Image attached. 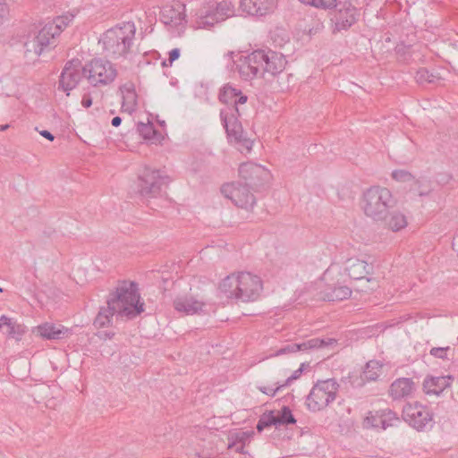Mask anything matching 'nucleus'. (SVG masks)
I'll list each match as a JSON object with an SVG mask.
<instances>
[{
    "label": "nucleus",
    "instance_id": "37",
    "mask_svg": "<svg viewBox=\"0 0 458 458\" xmlns=\"http://www.w3.org/2000/svg\"><path fill=\"white\" fill-rule=\"evenodd\" d=\"M74 15L68 13L64 15L56 17L52 22H48L47 25L52 28L55 27L58 30V36L61 32L72 21Z\"/></svg>",
    "mask_w": 458,
    "mask_h": 458
},
{
    "label": "nucleus",
    "instance_id": "6",
    "mask_svg": "<svg viewBox=\"0 0 458 458\" xmlns=\"http://www.w3.org/2000/svg\"><path fill=\"white\" fill-rule=\"evenodd\" d=\"M339 387L335 378L317 382L306 398L308 410L313 412L324 410L335 400Z\"/></svg>",
    "mask_w": 458,
    "mask_h": 458
},
{
    "label": "nucleus",
    "instance_id": "28",
    "mask_svg": "<svg viewBox=\"0 0 458 458\" xmlns=\"http://www.w3.org/2000/svg\"><path fill=\"white\" fill-rule=\"evenodd\" d=\"M382 222L393 232H398L403 229L408 224L405 215L398 210L388 211V214L386 215V219H383Z\"/></svg>",
    "mask_w": 458,
    "mask_h": 458
},
{
    "label": "nucleus",
    "instance_id": "50",
    "mask_svg": "<svg viewBox=\"0 0 458 458\" xmlns=\"http://www.w3.org/2000/svg\"><path fill=\"white\" fill-rule=\"evenodd\" d=\"M114 332H106V331L100 332L98 334V336L103 340L112 339L114 337Z\"/></svg>",
    "mask_w": 458,
    "mask_h": 458
},
{
    "label": "nucleus",
    "instance_id": "17",
    "mask_svg": "<svg viewBox=\"0 0 458 458\" xmlns=\"http://www.w3.org/2000/svg\"><path fill=\"white\" fill-rule=\"evenodd\" d=\"M345 271L348 276L352 280L366 279L368 283H373L374 286L370 287L369 290H373L377 287L375 279L367 276L373 272V266L371 264L357 258H351L346 261Z\"/></svg>",
    "mask_w": 458,
    "mask_h": 458
},
{
    "label": "nucleus",
    "instance_id": "34",
    "mask_svg": "<svg viewBox=\"0 0 458 458\" xmlns=\"http://www.w3.org/2000/svg\"><path fill=\"white\" fill-rule=\"evenodd\" d=\"M296 419L294 418L292 410L288 406H283L282 409L278 411V414L276 415V428L281 426L293 425L296 423Z\"/></svg>",
    "mask_w": 458,
    "mask_h": 458
},
{
    "label": "nucleus",
    "instance_id": "12",
    "mask_svg": "<svg viewBox=\"0 0 458 458\" xmlns=\"http://www.w3.org/2000/svg\"><path fill=\"white\" fill-rule=\"evenodd\" d=\"M239 176L243 181L242 182L251 187L253 191L269 180L270 173L260 165L248 162L240 165Z\"/></svg>",
    "mask_w": 458,
    "mask_h": 458
},
{
    "label": "nucleus",
    "instance_id": "40",
    "mask_svg": "<svg viewBox=\"0 0 458 458\" xmlns=\"http://www.w3.org/2000/svg\"><path fill=\"white\" fill-rule=\"evenodd\" d=\"M429 354L435 358L441 360H453L454 358V350L449 347H433L429 351Z\"/></svg>",
    "mask_w": 458,
    "mask_h": 458
},
{
    "label": "nucleus",
    "instance_id": "15",
    "mask_svg": "<svg viewBox=\"0 0 458 458\" xmlns=\"http://www.w3.org/2000/svg\"><path fill=\"white\" fill-rule=\"evenodd\" d=\"M332 6L331 8H333ZM336 13L334 17L335 21V30H347L350 29L358 20L360 15L359 11L351 3H336Z\"/></svg>",
    "mask_w": 458,
    "mask_h": 458
},
{
    "label": "nucleus",
    "instance_id": "33",
    "mask_svg": "<svg viewBox=\"0 0 458 458\" xmlns=\"http://www.w3.org/2000/svg\"><path fill=\"white\" fill-rule=\"evenodd\" d=\"M382 373V364L375 360L367 362L362 372V379L366 381H375Z\"/></svg>",
    "mask_w": 458,
    "mask_h": 458
},
{
    "label": "nucleus",
    "instance_id": "30",
    "mask_svg": "<svg viewBox=\"0 0 458 458\" xmlns=\"http://www.w3.org/2000/svg\"><path fill=\"white\" fill-rule=\"evenodd\" d=\"M219 290L227 298L238 300V274L227 276L219 284Z\"/></svg>",
    "mask_w": 458,
    "mask_h": 458
},
{
    "label": "nucleus",
    "instance_id": "3",
    "mask_svg": "<svg viewBox=\"0 0 458 458\" xmlns=\"http://www.w3.org/2000/svg\"><path fill=\"white\" fill-rule=\"evenodd\" d=\"M394 203V199L387 188L372 186L363 192L361 208L368 217L378 222L386 219V215Z\"/></svg>",
    "mask_w": 458,
    "mask_h": 458
},
{
    "label": "nucleus",
    "instance_id": "51",
    "mask_svg": "<svg viewBox=\"0 0 458 458\" xmlns=\"http://www.w3.org/2000/svg\"><path fill=\"white\" fill-rule=\"evenodd\" d=\"M39 134L50 141H53L55 140V136L47 130L40 131Z\"/></svg>",
    "mask_w": 458,
    "mask_h": 458
},
{
    "label": "nucleus",
    "instance_id": "56",
    "mask_svg": "<svg viewBox=\"0 0 458 458\" xmlns=\"http://www.w3.org/2000/svg\"><path fill=\"white\" fill-rule=\"evenodd\" d=\"M457 240H458V236H457V237H455V238L454 239L453 248H454V246H455V241H457Z\"/></svg>",
    "mask_w": 458,
    "mask_h": 458
},
{
    "label": "nucleus",
    "instance_id": "8",
    "mask_svg": "<svg viewBox=\"0 0 458 458\" xmlns=\"http://www.w3.org/2000/svg\"><path fill=\"white\" fill-rule=\"evenodd\" d=\"M403 419L418 431L425 430L433 426V413L428 407L419 402L408 403L403 406Z\"/></svg>",
    "mask_w": 458,
    "mask_h": 458
},
{
    "label": "nucleus",
    "instance_id": "54",
    "mask_svg": "<svg viewBox=\"0 0 458 458\" xmlns=\"http://www.w3.org/2000/svg\"><path fill=\"white\" fill-rule=\"evenodd\" d=\"M234 55V52H232V51H229L227 52L225 55V57H227V58H232L233 55Z\"/></svg>",
    "mask_w": 458,
    "mask_h": 458
},
{
    "label": "nucleus",
    "instance_id": "39",
    "mask_svg": "<svg viewBox=\"0 0 458 458\" xmlns=\"http://www.w3.org/2000/svg\"><path fill=\"white\" fill-rule=\"evenodd\" d=\"M329 343H327L324 339L312 338V339L304 341L301 344H297V346L300 347V348H298V352H307V351L312 350V349H318V348L327 345Z\"/></svg>",
    "mask_w": 458,
    "mask_h": 458
},
{
    "label": "nucleus",
    "instance_id": "49",
    "mask_svg": "<svg viewBox=\"0 0 458 458\" xmlns=\"http://www.w3.org/2000/svg\"><path fill=\"white\" fill-rule=\"evenodd\" d=\"M7 12V6L4 3V0H0V23H2V20Z\"/></svg>",
    "mask_w": 458,
    "mask_h": 458
},
{
    "label": "nucleus",
    "instance_id": "31",
    "mask_svg": "<svg viewBox=\"0 0 458 458\" xmlns=\"http://www.w3.org/2000/svg\"><path fill=\"white\" fill-rule=\"evenodd\" d=\"M415 80L419 84L424 85L426 83H438L442 78L439 73L436 72L434 70L430 71L428 68L422 67L417 70Z\"/></svg>",
    "mask_w": 458,
    "mask_h": 458
},
{
    "label": "nucleus",
    "instance_id": "41",
    "mask_svg": "<svg viewBox=\"0 0 458 458\" xmlns=\"http://www.w3.org/2000/svg\"><path fill=\"white\" fill-rule=\"evenodd\" d=\"M137 131L146 140H150L156 134V130L152 123H139L137 124Z\"/></svg>",
    "mask_w": 458,
    "mask_h": 458
},
{
    "label": "nucleus",
    "instance_id": "42",
    "mask_svg": "<svg viewBox=\"0 0 458 458\" xmlns=\"http://www.w3.org/2000/svg\"><path fill=\"white\" fill-rule=\"evenodd\" d=\"M301 3L324 9L336 6L337 0H300Z\"/></svg>",
    "mask_w": 458,
    "mask_h": 458
},
{
    "label": "nucleus",
    "instance_id": "52",
    "mask_svg": "<svg viewBox=\"0 0 458 458\" xmlns=\"http://www.w3.org/2000/svg\"><path fill=\"white\" fill-rule=\"evenodd\" d=\"M244 446L245 445H241V444H238L237 445H234V447L233 449H234V451L236 453H239V454H246L245 450H244Z\"/></svg>",
    "mask_w": 458,
    "mask_h": 458
},
{
    "label": "nucleus",
    "instance_id": "1",
    "mask_svg": "<svg viewBox=\"0 0 458 458\" xmlns=\"http://www.w3.org/2000/svg\"><path fill=\"white\" fill-rule=\"evenodd\" d=\"M106 307H101L94 319L93 325L102 328L112 325L114 314L119 317L133 318L144 311V303L140 302L138 286L135 283L123 282L111 293L106 301Z\"/></svg>",
    "mask_w": 458,
    "mask_h": 458
},
{
    "label": "nucleus",
    "instance_id": "4",
    "mask_svg": "<svg viewBox=\"0 0 458 458\" xmlns=\"http://www.w3.org/2000/svg\"><path fill=\"white\" fill-rule=\"evenodd\" d=\"M240 115V110L236 106H226L220 111L221 122L225 129L229 141L234 142L242 153L244 151L250 152L252 148L253 141L244 134L242 123L238 120Z\"/></svg>",
    "mask_w": 458,
    "mask_h": 458
},
{
    "label": "nucleus",
    "instance_id": "10",
    "mask_svg": "<svg viewBox=\"0 0 458 458\" xmlns=\"http://www.w3.org/2000/svg\"><path fill=\"white\" fill-rule=\"evenodd\" d=\"M234 9L231 2L224 0L217 3L216 7H204L199 11L198 25L202 28L212 27L215 23L225 21L233 15Z\"/></svg>",
    "mask_w": 458,
    "mask_h": 458
},
{
    "label": "nucleus",
    "instance_id": "18",
    "mask_svg": "<svg viewBox=\"0 0 458 458\" xmlns=\"http://www.w3.org/2000/svg\"><path fill=\"white\" fill-rule=\"evenodd\" d=\"M277 5V0H241L242 12L251 16L261 17L272 13Z\"/></svg>",
    "mask_w": 458,
    "mask_h": 458
},
{
    "label": "nucleus",
    "instance_id": "14",
    "mask_svg": "<svg viewBox=\"0 0 458 458\" xmlns=\"http://www.w3.org/2000/svg\"><path fill=\"white\" fill-rule=\"evenodd\" d=\"M258 54L261 55L260 64L263 75L267 72L273 76L281 73L287 64V60L282 53L270 49H258Z\"/></svg>",
    "mask_w": 458,
    "mask_h": 458
},
{
    "label": "nucleus",
    "instance_id": "35",
    "mask_svg": "<svg viewBox=\"0 0 458 458\" xmlns=\"http://www.w3.org/2000/svg\"><path fill=\"white\" fill-rule=\"evenodd\" d=\"M381 414L382 429L397 426L401 420L397 414L390 409L379 410Z\"/></svg>",
    "mask_w": 458,
    "mask_h": 458
},
{
    "label": "nucleus",
    "instance_id": "47",
    "mask_svg": "<svg viewBox=\"0 0 458 458\" xmlns=\"http://www.w3.org/2000/svg\"><path fill=\"white\" fill-rule=\"evenodd\" d=\"M180 49L179 48H174L169 52V57L168 61L170 65L180 57Z\"/></svg>",
    "mask_w": 458,
    "mask_h": 458
},
{
    "label": "nucleus",
    "instance_id": "19",
    "mask_svg": "<svg viewBox=\"0 0 458 458\" xmlns=\"http://www.w3.org/2000/svg\"><path fill=\"white\" fill-rule=\"evenodd\" d=\"M81 77H83L82 71L74 66L72 62H68L61 73L59 87L69 95V92L78 85Z\"/></svg>",
    "mask_w": 458,
    "mask_h": 458
},
{
    "label": "nucleus",
    "instance_id": "43",
    "mask_svg": "<svg viewBox=\"0 0 458 458\" xmlns=\"http://www.w3.org/2000/svg\"><path fill=\"white\" fill-rule=\"evenodd\" d=\"M392 177L395 181H399V182H410V181L413 180L412 174L411 173H409L408 171L403 170V169H398V170L393 171Z\"/></svg>",
    "mask_w": 458,
    "mask_h": 458
},
{
    "label": "nucleus",
    "instance_id": "53",
    "mask_svg": "<svg viewBox=\"0 0 458 458\" xmlns=\"http://www.w3.org/2000/svg\"><path fill=\"white\" fill-rule=\"evenodd\" d=\"M121 123H122V118H121L120 116H115V117H114V118L112 119V121H111V123H112V125H113L114 127H118V126H120Z\"/></svg>",
    "mask_w": 458,
    "mask_h": 458
},
{
    "label": "nucleus",
    "instance_id": "25",
    "mask_svg": "<svg viewBox=\"0 0 458 458\" xmlns=\"http://www.w3.org/2000/svg\"><path fill=\"white\" fill-rule=\"evenodd\" d=\"M203 306V302L192 297H178L174 301V310L184 315L197 314L202 310Z\"/></svg>",
    "mask_w": 458,
    "mask_h": 458
},
{
    "label": "nucleus",
    "instance_id": "44",
    "mask_svg": "<svg viewBox=\"0 0 458 458\" xmlns=\"http://www.w3.org/2000/svg\"><path fill=\"white\" fill-rule=\"evenodd\" d=\"M305 366H306L305 363H301L300 368L298 369L294 370L293 372V374L284 381V383L281 385V386L285 387V386H289L294 380L298 379L301 376Z\"/></svg>",
    "mask_w": 458,
    "mask_h": 458
},
{
    "label": "nucleus",
    "instance_id": "5",
    "mask_svg": "<svg viewBox=\"0 0 458 458\" xmlns=\"http://www.w3.org/2000/svg\"><path fill=\"white\" fill-rule=\"evenodd\" d=\"M82 75L92 87H102L115 80L117 70L109 60L93 58L82 67Z\"/></svg>",
    "mask_w": 458,
    "mask_h": 458
},
{
    "label": "nucleus",
    "instance_id": "38",
    "mask_svg": "<svg viewBox=\"0 0 458 458\" xmlns=\"http://www.w3.org/2000/svg\"><path fill=\"white\" fill-rule=\"evenodd\" d=\"M363 428L382 429L381 414L379 410L375 411V413L372 411L368 413L363 420Z\"/></svg>",
    "mask_w": 458,
    "mask_h": 458
},
{
    "label": "nucleus",
    "instance_id": "2",
    "mask_svg": "<svg viewBox=\"0 0 458 458\" xmlns=\"http://www.w3.org/2000/svg\"><path fill=\"white\" fill-rule=\"evenodd\" d=\"M136 28L131 21L123 22L107 30L99 42L107 55L113 58L125 56L131 50L135 38Z\"/></svg>",
    "mask_w": 458,
    "mask_h": 458
},
{
    "label": "nucleus",
    "instance_id": "36",
    "mask_svg": "<svg viewBox=\"0 0 458 458\" xmlns=\"http://www.w3.org/2000/svg\"><path fill=\"white\" fill-rule=\"evenodd\" d=\"M275 426L276 424V415L274 411H266L263 414L260 415L256 428L258 432H262L265 428Z\"/></svg>",
    "mask_w": 458,
    "mask_h": 458
},
{
    "label": "nucleus",
    "instance_id": "20",
    "mask_svg": "<svg viewBox=\"0 0 458 458\" xmlns=\"http://www.w3.org/2000/svg\"><path fill=\"white\" fill-rule=\"evenodd\" d=\"M33 333L47 340H62L71 334V330L63 325L46 322L33 329Z\"/></svg>",
    "mask_w": 458,
    "mask_h": 458
},
{
    "label": "nucleus",
    "instance_id": "7",
    "mask_svg": "<svg viewBox=\"0 0 458 458\" xmlns=\"http://www.w3.org/2000/svg\"><path fill=\"white\" fill-rule=\"evenodd\" d=\"M167 179L160 170L146 167L138 177V193L146 199L157 198L161 195L163 187L167 184Z\"/></svg>",
    "mask_w": 458,
    "mask_h": 458
},
{
    "label": "nucleus",
    "instance_id": "58",
    "mask_svg": "<svg viewBox=\"0 0 458 458\" xmlns=\"http://www.w3.org/2000/svg\"><path fill=\"white\" fill-rule=\"evenodd\" d=\"M2 292H3V288L0 286V293H2Z\"/></svg>",
    "mask_w": 458,
    "mask_h": 458
},
{
    "label": "nucleus",
    "instance_id": "23",
    "mask_svg": "<svg viewBox=\"0 0 458 458\" xmlns=\"http://www.w3.org/2000/svg\"><path fill=\"white\" fill-rule=\"evenodd\" d=\"M453 381L452 376L427 377L423 382V389L427 394L439 395Z\"/></svg>",
    "mask_w": 458,
    "mask_h": 458
},
{
    "label": "nucleus",
    "instance_id": "45",
    "mask_svg": "<svg viewBox=\"0 0 458 458\" xmlns=\"http://www.w3.org/2000/svg\"><path fill=\"white\" fill-rule=\"evenodd\" d=\"M298 348H300V347L297 346V344H295V343L288 344L285 346L277 350L276 352V356L297 352Z\"/></svg>",
    "mask_w": 458,
    "mask_h": 458
},
{
    "label": "nucleus",
    "instance_id": "21",
    "mask_svg": "<svg viewBox=\"0 0 458 458\" xmlns=\"http://www.w3.org/2000/svg\"><path fill=\"white\" fill-rule=\"evenodd\" d=\"M218 99L227 106H236L244 104L248 97L242 94V90L230 83L225 84L219 90Z\"/></svg>",
    "mask_w": 458,
    "mask_h": 458
},
{
    "label": "nucleus",
    "instance_id": "29",
    "mask_svg": "<svg viewBox=\"0 0 458 458\" xmlns=\"http://www.w3.org/2000/svg\"><path fill=\"white\" fill-rule=\"evenodd\" d=\"M352 294V290L345 285H336L328 287L323 293V299L327 301H337L348 299Z\"/></svg>",
    "mask_w": 458,
    "mask_h": 458
},
{
    "label": "nucleus",
    "instance_id": "9",
    "mask_svg": "<svg viewBox=\"0 0 458 458\" xmlns=\"http://www.w3.org/2000/svg\"><path fill=\"white\" fill-rule=\"evenodd\" d=\"M224 196L242 208L250 209L256 204V199L251 192V187L242 181L225 183L221 188Z\"/></svg>",
    "mask_w": 458,
    "mask_h": 458
},
{
    "label": "nucleus",
    "instance_id": "32",
    "mask_svg": "<svg viewBox=\"0 0 458 458\" xmlns=\"http://www.w3.org/2000/svg\"><path fill=\"white\" fill-rule=\"evenodd\" d=\"M254 436V431H234L228 436V449H233L238 444L247 445Z\"/></svg>",
    "mask_w": 458,
    "mask_h": 458
},
{
    "label": "nucleus",
    "instance_id": "26",
    "mask_svg": "<svg viewBox=\"0 0 458 458\" xmlns=\"http://www.w3.org/2000/svg\"><path fill=\"white\" fill-rule=\"evenodd\" d=\"M122 93V108L132 114L136 110L138 96L133 83L128 82L120 87Z\"/></svg>",
    "mask_w": 458,
    "mask_h": 458
},
{
    "label": "nucleus",
    "instance_id": "46",
    "mask_svg": "<svg viewBox=\"0 0 458 458\" xmlns=\"http://www.w3.org/2000/svg\"><path fill=\"white\" fill-rule=\"evenodd\" d=\"M284 388V386H281V385H278L276 388L269 387V386H259V390L269 396H275L276 392H278L280 389Z\"/></svg>",
    "mask_w": 458,
    "mask_h": 458
},
{
    "label": "nucleus",
    "instance_id": "57",
    "mask_svg": "<svg viewBox=\"0 0 458 458\" xmlns=\"http://www.w3.org/2000/svg\"><path fill=\"white\" fill-rule=\"evenodd\" d=\"M455 387L458 388V380L455 382Z\"/></svg>",
    "mask_w": 458,
    "mask_h": 458
},
{
    "label": "nucleus",
    "instance_id": "48",
    "mask_svg": "<svg viewBox=\"0 0 458 458\" xmlns=\"http://www.w3.org/2000/svg\"><path fill=\"white\" fill-rule=\"evenodd\" d=\"M81 105L85 108H89L92 105V98L89 95H84L81 99Z\"/></svg>",
    "mask_w": 458,
    "mask_h": 458
},
{
    "label": "nucleus",
    "instance_id": "13",
    "mask_svg": "<svg viewBox=\"0 0 458 458\" xmlns=\"http://www.w3.org/2000/svg\"><path fill=\"white\" fill-rule=\"evenodd\" d=\"M261 55L255 50L246 56H241L237 61V70L240 77L247 81L263 76L260 64Z\"/></svg>",
    "mask_w": 458,
    "mask_h": 458
},
{
    "label": "nucleus",
    "instance_id": "22",
    "mask_svg": "<svg viewBox=\"0 0 458 458\" xmlns=\"http://www.w3.org/2000/svg\"><path fill=\"white\" fill-rule=\"evenodd\" d=\"M183 10L184 5L180 3L172 5L166 4L161 9L160 19L166 25L177 27L184 20Z\"/></svg>",
    "mask_w": 458,
    "mask_h": 458
},
{
    "label": "nucleus",
    "instance_id": "27",
    "mask_svg": "<svg viewBox=\"0 0 458 458\" xmlns=\"http://www.w3.org/2000/svg\"><path fill=\"white\" fill-rule=\"evenodd\" d=\"M4 327H7V336L9 338L15 339L16 341L21 340L26 332V327L23 325L18 323L13 318L6 317L5 315H2L0 317V330Z\"/></svg>",
    "mask_w": 458,
    "mask_h": 458
},
{
    "label": "nucleus",
    "instance_id": "24",
    "mask_svg": "<svg viewBox=\"0 0 458 458\" xmlns=\"http://www.w3.org/2000/svg\"><path fill=\"white\" fill-rule=\"evenodd\" d=\"M414 389V383L411 378L400 377L391 384L389 395L394 400H400L411 396Z\"/></svg>",
    "mask_w": 458,
    "mask_h": 458
},
{
    "label": "nucleus",
    "instance_id": "11",
    "mask_svg": "<svg viewBox=\"0 0 458 458\" xmlns=\"http://www.w3.org/2000/svg\"><path fill=\"white\" fill-rule=\"evenodd\" d=\"M263 284L259 276L250 272L238 273V300L255 301L260 295Z\"/></svg>",
    "mask_w": 458,
    "mask_h": 458
},
{
    "label": "nucleus",
    "instance_id": "16",
    "mask_svg": "<svg viewBox=\"0 0 458 458\" xmlns=\"http://www.w3.org/2000/svg\"><path fill=\"white\" fill-rule=\"evenodd\" d=\"M58 36V30L55 27L46 24L38 33V35L30 42L26 43L28 51H33L40 55L46 49L55 45V37Z\"/></svg>",
    "mask_w": 458,
    "mask_h": 458
},
{
    "label": "nucleus",
    "instance_id": "55",
    "mask_svg": "<svg viewBox=\"0 0 458 458\" xmlns=\"http://www.w3.org/2000/svg\"><path fill=\"white\" fill-rule=\"evenodd\" d=\"M8 127H9V125H8V124H4V125H2V126H1V129H0V130H1V131H4V130H6Z\"/></svg>",
    "mask_w": 458,
    "mask_h": 458
}]
</instances>
